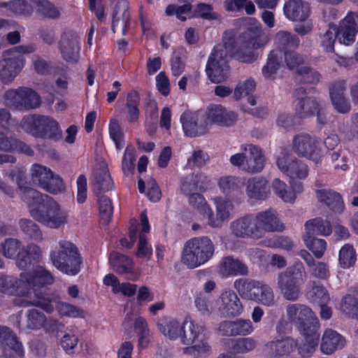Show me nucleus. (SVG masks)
Segmentation results:
<instances>
[{
  "label": "nucleus",
  "instance_id": "f257e3e1",
  "mask_svg": "<svg viewBox=\"0 0 358 358\" xmlns=\"http://www.w3.org/2000/svg\"><path fill=\"white\" fill-rule=\"evenodd\" d=\"M49 259L60 272L76 275L81 269L83 259L78 247L71 241L60 240L49 252Z\"/></svg>",
  "mask_w": 358,
  "mask_h": 358
},
{
  "label": "nucleus",
  "instance_id": "f03ea898",
  "mask_svg": "<svg viewBox=\"0 0 358 358\" xmlns=\"http://www.w3.org/2000/svg\"><path fill=\"white\" fill-rule=\"evenodd\" d=\"M306 280L303 264L296 262L278 273L277 285L282 296L288 301H296L301 294L300 285Z\"/></svg>",
  "mask_w": 358,
  "mask_h": 358
},
{
  "label": "nucleus",
  "instance_id": "7ed1b4c3",
  "mask_svg": "<svg viewBox=\"0 0 358 358\" xmlns=\"http://www.w3.org/2000/svg\"><path fill=\"white\" fill-rule=\"evenodd\" d=\"M214 251V244L208 237H195L185 243L182 262L188 268H194L206 263L213 257Z\"/></svg>",
  "mask_w": 358,
  "mask_h": 358
},
{
  "label": "nucleus",
  "instance_id": "20e7f679",
  "mask_svg": "<svg viewBox=\"0 0 358 358\" xmlns=\"http://www.w3.org/2000/svg\"><path fill=\"white\" fill-rule=\"evenodd\" d=\"M33 45H20L3 52L0 60V78L4 83H10L24 65L23 54L34 52Z\"/></svg>",
  "mask_w": 358,
  "mask_h": 358
},
{
  "label": "nucleus",
  "instance_id": "39448f33",
  "mask_svg": "<svg viewBox=\"0 0 358 358\" xmlns=\"http://www.w3.org/2000/svg\"><path fill=\"white\" fill-rule=\"evenodd\" d=\"M31 216L51 229H58L66 222L67 213L58 203H29Z\"/></svg>",
  "mask_w": 358,
  "mask_h": 358
},
{
  "label": "nucleus",
  "instance_id": "423d86ee",
  "mask_svg": "<svg viewBox=\"0 0 358 358\" xmlns=\"http://www.w3.org/2000/svg\"><path fill=\"white\" fill-rule=\"evenodd\" d=\"M234 287L244 299L267 306H273L275 303L273 289L263 282L240 279L235 281Z\"/></svg>",
  "mask_w": 358,
  "mask_h": 358
},
{
  "label": "nucleus",
  "instance_id": "0eeeda50",
  "mask_svg": "<svg viewBox=\"0 0 358 358\" xmlns=\"http://www.w3.org/2000/svg\"><path fill=\"white\" fill-rule=\"evenodd\" d=\"M227 57L228 49L225 44L215 47L208 58L206 69L208 77L211 82L220 83L228 78L229 66Z\"/></svg>",
  "mask_w": 358,
  "mask_h": 358
},
{
  "label": "nucleus",
  "instance_id": "6e6552de",
  "mask_svg": "<svg viewBox=\"0 0 358 358\" xmlns=\"http://www.w3.org/2000/svg\"><path fill=\"white\" fill-rule=\"evenodd\" d=\"M206 327L202 322H195L185 320L182 323L180 339L184 345H192L191 350L196 351L199 356L208 352L210 347L203 339L205 336Z\"/></svg>",
  "mask_w": 358,
  "mask_h": 358
},
{
  "label": "nucleus",
  "instance_id": "1a4fd4ad",
  "mask_svg": "<svg viewBox=\"0 0 358 358\" xmlns=\"http://www.w3.org/2000/svg\"><path fill=\"white\" fill-rule=\"evenodd\" d=\"M31 176L34 183L51 194L61 193L65 189L63 180L60 176L45 166L38 164H33L31 168Z\"/></svg>",
  "mask_w": 358,
  "mask_h": 358
},
{
  "label": "nucleus",
  "instance_id": "9d476101",
  "mask_svg": "<svg viewBox=\"0 0 358 358\" xmlns=\"http://www.w3.org/2000/svg\"><path fill=\"white\" fill-rule=\"evenodd\" d=\"M275 43L277 46L275 50L280 51L281 56L283 52L287 67L289 69L298 68L303 59L293 50L299 45V38L287 31L281 30L275 35Z\"/></svg>",
  "mask_w": 358,
  "mask_h": 358
},
{
  "label": "nucleus",
  "instance_id": "9b49d317",
  "mask_svg": "<svg viewBox=\"0 0 358 358\" xmlns=\"http://www.w3.org/2000/svg\"><path fill=\"white\" fill-rule=\"evenodd\" d=\"M4 101L7 106L20 110L36 108L41 104L39 96L26 87L8 90L4 95Z\"/></svg>",
  "mask_w": 358,
  "mask_h": 358
},
{
  "label": "nucleus",
  "instance_id": "f8f14e48",
  "mask_svg": "<svg viewBox=\"0 0 358 358\" xmlns=\"http://www.w3.org/2000/svg\"><path fill=\"white\" fill-rule=\"evenodd\" d=\"M215 213L208 203H197L196 208L199 213L208 218L212 227H221L224 221L230 218L234 210L233 203H214Z\"/></svg>",
  "mask_w": 358,
  "mask_h": 358
},
{
  "label": "nucleus",
  "instance_id": "ddd939ff",
  "mask_svg": "<svg viewBox=\"0 0 358 358\" xmlns=\"http://www.w3.org/2000/svg\"><path fill=\"white\" fill-rule=\"evenodd\" d=\"M0 345L3 358H22L24 350L16 335L8 327L0 326Z\"/></svg>",
  "mask_w": 358,
  "mask_h": 358
},
{
  "label": "nucleus",
  "instance_id": "4468645a",
  "mask_svg": "<svg viewBox=\"0 0 358 358\" xmlns=\"http://www.w3.org/2000/svg\"><path fill=\"white\" fill-rule=\"evenodd\" d=\"M59 49L62 57L66 62H77L80 49L78 35L71 30L64 31L59 43Z\"/></svg>",
  "mask_w": 358,
  "mask_h": 358
},
{
  "label": "nucleus",
  "instance_id": "2eb2a0df",
  "mask_svg": "<svg viewBox=\"0 0 358 358\" xmlns=\"http://www.w3.org/2000/svg\"><path fill=\"white\" fill-rule=\"evenodd\" d=\"M210 185L209 178L203 173L189 175L181 180L180 192L188 196L190 201H203L205 199L199 193H194L196 189H204Z\"/></svg>",
  "mask_w": 358,
  "mask_h": 358
},
{
  "label": "nucleus",
  "instance_id": "dca6fc26",
  "mask_svg": "<svg viewBox=\"0 0 358 358\" xmlns=\"http://www.w3.org/2000/svg\"><path fill=\"white\" fill-rule=\"evenodd\" d=\"M254 218L259 238L267 232L280 231L284 229L278 214L273 209L260 211L255 215Z\"/></svg>",
  "mask_w": 358,
  "mask_h": 358
},
{
  "label": "nucleus",
  "instance_id": "f3484780",
  "mask_svg": "<svg viewBox=\"0 0 358 358\" xmlns=\"http://www.w3.org/2000/svg\"><path fill=\"white\" fill-rule=\"evenodd\" d=\"M319 140L315 136L302 133L296 136L293 148L296 152L313 161L319 159Z\"/></svg>",
  "mask_w": 358,
  "mask_h": 358
},
{
  "label": "nucleus",
  "instance_id": "a211bd4d",
  "mask_svg": "<svg viewBox=\"0 0 358 358\" xmlns=\"http://www.w3.org/2000/svg\"><path fill=\"white\" fill-rule=\"evenodd\" d=\"M205 120L208 129L213 124L221 126H231L236 119V114L219 104H212L203 111Z\"/></svg>",
  "mask_w": 358,
  "mask_h": 358
},
{
  "label": "nucleus",
  "instance_id": "6ab92c4d",
  "mask_svg": "<svg viewBox=\"0 0 358 358\" xmlns=\"http://www.w3.org/2000/svg\"><path fill=\"white\" fill-rule=\"evenodd\" d=\"M180 122L187 136L201 135L208 130L203 111L185 112L180 117Z\"/></svg>",
  "mask_w": 358,
  "mask_h": 358
},
{
  "label": "nucleus",
  "instance_id": "aec40b11",
  "mask_svg": "<svg viewBox=\"0 0 358 358\" xmlns=\"http://www.w3.org/2000/svg\"><path fill=\"white\" fill-rule=\"evenodd\" d=\"M277 166L281 172L293 179L305 178L308 175L306 165L287 153H282V156L278 157Z\"/></svg>",
  "mask_w": 358,
  "mask_h": 358
},
{
  "label": "nucleus",
  "instance_id": "412c9836",
  "mask_svg": "<svg viewBox=\"0 0 358 358\" xmlns=\"http://www.w3.org/2000/svg\"><path fill=\"white\" fill-rule=\"evenodd\" d=\"M357 32V24L355 20L354 13H348L340 22L338 27H336V39L345 45H350L355 42Z\"/></svg>",
  "mask_w": 358,
  "mask_h": 358
},
{
  "label": "nucleus",
  "instance_id": "4be33fe9",
  "mask_svg": "<svg viewBox=\"0 0 358 358\" xmlns=\"http://www.w3.org/2000/svg\"><path fill=\"white\" fill-rule=\"evenodd\" d=\"M297 346V342L291 337L268 342L264 352L268 358H280L288 356Z\"/></svg>",
  "mask_w": 358,
  "mask_h": 358
},
{
  "label": "nucleus",
  "instance_id": "5701e85b",
  "mask_svg": "<svg viewBox=\"0 0 358 358\" xmlns=\"http://www.w3.org/2000/svg\"><path fill=\"white\" fill-rule=\"evenodd\" d=\"M232 234L237 238H252L259 239L255 218L251 215L240 217L231 223Z\"/></svg>",
  "mask_w": 358,
  "mask_h": 358
},
{
  "label": "nucleus",
  "instance_id": "b1692460",
  "mask_svg": "<svg viewBox=\"0 0 358 358\" xmlns=\"http://www.w3.org/2000/svg\"><path fill=\"white\" fill-rule=\"evenodd\" d=\"M221 305L219 307L220 315L225 317L241 315L243 310V304L238 295L232 290L225 291L220 295Z\"/></svg>",
  "mask_w": 358,
  "mask_h": 358
},
{
  "label": "nucleus",
  "instance_id": "393cba45",
  "mask_svg": "<svg viewBox=\"0 0 358 358\" xmlns=\"http://www.w3.org/2000/svg\"><path fill=\"white\" fill-rule=\"evenodd\" d=\"M241 151H245L246 171L260 172L264 167L265 158L259 147L252 144L242 145Z\"/></svg>",
  "mask_w": 358,
  "mask_h": 358
},
{
  "label": "nucleus",
  "instance_id": "a878e982",
  "mask_svg": "<svg viewBox=\"0 0 358 358\" xmlns=\"http://www.w3.org/2000/svg\"><path fill=\"white\" fill-rule=\"evenodd\" d=\"M250 20L251 24L243 34V39L252 46V49L262 48L270 41L269 36L263 31L259 22L253 18H250Z\"/></svg>",
  "mask_w": 358,
  "mask_h": 358
},
{
  "label": "nucleus",
  "instance_id": "bb28decb",
  "mask_svg": "<svg viewBox=\"0 0 358 358\" xmlns=\"http://www.w3.org/2000/svg\"><path fill=\"white\" fill-rule=\"evenodd\" d=\"M36 137L48 138L57 141L62 139V131L58 122L53 117L39 115Z\"/></svg>",
  "mask_w": 358,
  "mask_h": 358
},
{
  "label": "nucleus",
  "instance_id": "cd10ccee",
  "mask_svg": "<svg viewBox=\"0 0 358 358\" xmlns=\"http://www.w3.org/2000/svg\"><path fill=\"white\" fill-rule=\"evenodd\" d=\"M54 280L55 278L51 272L42 266H37L32 271L28 273L27 278V284L33 289L34 292L37 289L38 291H42L44 294H46L44 287L52 285Z\"/></svg>",
  "mask_w": 358,
  "mask_h": 358
},
{
  "label": "nucleus",
  "instance_id": "c85d7f7f",
  "mask_svg": "<svg viewBox=\"0 0 358 358\" xmlns=\"http://www.w3.org/2000/svg\"><path fill=\"white\" fill-rule=\"evenodd\" d=\"M283 12L291 21H306L310 15V6L302 0H289L285 3Z\"/></svg>",
  "mask_w": 358,
  "mask_h": 358
},
{
  "label": "nucleus",
  "instance_id": "c756f323",
  "mask_svg": "<svg viewBox=\"0 0 358 358\" xmlns=\"http://www.w3.org/2000/svg\"><path fill=\"white\" fill-rule=\"evenodd\" d=\"M11 180L15 182L20 191L23 192L24 199L33 201H45L48 200V195L43 194L36 189L30 187H24L25 182V171L23 169H17L10 173L8 176Z\"/></svg>",
  "mask_w": 358,
  "mask_h": 358
},
{
  "label": "nucleus",
  "instance_id": "7c9ffc66",
  "mask_svg": "<svg viewBox=\"0 0 358 358\" xmlns=\"http://www.w3.org/2000/svg\"><path fill=\"white\" fill-rule=\"evenodd\" d=\"M287 316L289 321L298 328L315 316L312 310L301 303L289 304L286 308Z\"/></svg>",
  "mask_w": 358,
  "mask_h": 358
},
{
  "label": "nucleus",
  "instance_id": "2f4dec72",
  "mask_svg": "<svg viewBox=\"0 0 358 358\" xmlns=\"http://www.w3.org/2000/svg\"><path fill=\"white\" fill-rule=\"evenodd\" d=\"M0 292L11 296H25L28 293L23 280L3 274H0Z\"/></svg>",
  "mask_w": 358,
  "mask_h": 358
},
{
  "label": "nucleus",
  "instance_id": "473e14b6",
  "mask_svg": "<svg viewBox=\"0 0 358 358\" xmlns=\"http://www.w3.org/2000/svg\"><path fill=\"white\" fill-rule=\"evenodd\" d=\"M141 222L142 229L139 234L136 255L138 258L150 259L152 255V249L151 245L148 243L145 235L143 234L144 233H148L150 231V224L146 210H143L141 213Z\"/></svg>",
  "mask_w": 358,
  "mask_h": 358
},
{
  "label": "nucleus",
  "instance_id": "72a5a7b5",
  "mask_svg": "<svg viewBox=\"0 0 358 358\" xmlns=\"http://www.w3.org/2000/svg\"><path fill=\"white\" fill-rule=\"evenodd\" d=\"M319 103L310 96L302 97L299 100L296 106V113L300 117H307L317 110V120L320 123H324V113L322 108H319Z\"/></svg>",
  "mask_w": 358,
  "mask_h": 358
},
{
  "label": "nucleus",
  "instance_id": "f704fd0d",
  "mask_svg": "<svg viewBox=\"0 0 358 358\" xmlns=\"http://www.w3.org/2000/svg\"><path fill=\"white\" fill-rule=\"evenodd\" d=\"M115 2L113 19V30L115 32L117 27L122 29L123 34H126V28L129 24L130 14L128 11L129 4L127 0H110Z\"/></svg>",
  "mask_w": 358,
  "mask_h": 358
},
{
  "label": "nucleus",
  "instance_id": "c9c22d12",
  "mask_svg": "<svg viewBox=\"0 0 358 358\" xmlns=\"http://www.w3.org/2000/svg\"><path fill=\"white\" fill-rule=\"evenodd\" d=\"M34 293L36 299H27L15 298L13 299V303L15 306L20 307H29L30 306H34L43 309L47 313H52L54 308L50 303L51 299L50 296L47 294H44L42 291H38L37 289Z\"/></svg>",
  "mask_w": 358,
  "mask_h": 358
},
{
  "label": "nucleus",
  "instance_id": "e433bc0d",
  "mask_svg": "<svg viewBox=\"0 0 358 358\" xmlns=\"http://www.w3.org/2000/svg\"><path fill=\"white\" fill-rule=\"evenodd\" d=\"M345 344V340L341 334L332 329H327L322 336L320 348L323 353L331 355L343 348Z\"/></svg>",
  "mask_w": 358,
  "mask_h": 358
},
{
  "label": "nucleus",
  "instance_id": "4c0bfd02",
  "mask_svg": "<svg viewBox=\"0 0 358 358\" xmlns=\"http://www.w3.org/2000/svg\"><path fill=\"white\" fill-rule=\"evenodd\" d=\"M306 296L310 302L318 305L327 304L330 301L328 291L320 282L311 280L306 286Z\"/></svg>",
  "mask_w": 358,
  "mask_h": 358
},
{
  "label": "nucleus",
  "instance_id": "58836bf2",
  "mask_svg": "<svg viewBox=\"0 0 358 358\" xmlns=\"http://www.w3.org/2000/svg\"><path fill=\"white\" fill-rule=\"evenodd\" d=\"M8 131L0 130V150L7 152H20L28 155L33 154L32 150L24 143L12 138Z\"/></svg>",
  "mask_w": 358,
  "mask_h": 358
},
{
  "label": "nucleus",
  "instance_id": "ea45409f",
  "mask_svg": "<svg viewBox=\"0 0 358 358\" xmlns=\"http://www.w3.org/2000/svg\"><path fill=\"white\" fill-rule=\"evenodd\" d=\"M220 269L224 275H246L248 273L247 266L232 257H224L220 263Z\"/></svg>",
  "mask_w": 358,
  "mask_h": 358
},
{
  "label": "nucleus",
  "instance_id": "a19ab883",
  "mask_svg": "<svg viewBox=\"0 0 358 358\" xmlns=\"http://www.w3.org/2000/svg\"><path fill=\"white\" fill-rule=\"evenodd\" d=\"M306 234L304 236H315V235L329 236L332 232L330 222L321 217L308 220L305 223Z\"/></svg>",
  "mask_w": 358,
  "mask_h": 358
},
{
  "label": "nucleus",
  "instance_id": "79ce46f5",
  "mask_svg": "<svg viewBox=\"0 0 358 358\" xmlns=\"http://www.w3.org/2000/svg\"><path fill=\"white\" fill-rule=\"evenodd\" d=\"M247 194L250 199L264 200L269 192L267 181L264 178H252L248 181Z\"/></svg>",
  "mask_w": 358,
  "mask_h": 358
},
{
  "label": "nucleus",
  "instance_id": "37998d69",
  "mask_svg": "<svg viewBox=\"0 0 358 358\" xmlns=\"http://www.w3.org/2000/svg\"><path fill=\"white\" fill-rule=\"evenodd\" d=\"M94 182L98 188L103 191L111 189L113 187V182L105 160H101L96 166L94 173Z\"/></svg>",
  "mask_w": 358,
  "mask_h": 358
},
{
  "label": "nucleus",
  "instance_id": "c03bdc74",
  "mask_svg": "<svg viewBox=\"0 0 358 358\" xmlns=\"http://www.w3.org/2000/svg\"><path fill=\"white\" fill-rule=\"evenodd\" d=\"M109 262L113 270L118 274L131 273L133 272V261L124 255L113 252L110 255Z\"/></svg>",
  "mask_w": 358,
  "mask_h": 358
},
{
  "label": "nucleus",
  "instance_id": "a18cd8bd",
  "mask_svg": "<svg viewBox=\"0 0 358 358\" xmlns=\"http://www.w3.org/2000/svg\"><path fill=\"white\" fill-rule=\"evenodd\" d=\"M158 329L164 336L175 340L182 333V325L174 319L162 318L158 322Z\"/></svg>",
  "mask_w": 358,
  "mask_h": 358
},
{
  "label": "nucleus",
  "instance_id": "49530a36",
  "mask_svg": "<svg viewBox=\"0 0 358 358\" xmlns=\"http://www.w3.org/2000/svg\"><path fill=\"white\" fill-rule=\"evenodd\" d=\"M230 349L236 354H247L253 351L257 346V341L251 337L233 338L229 340Z\"/></svg>",
  "mask_w": 358,
  "mask_h": 358
},
{
  "label": "nucleus",
  "instance_id": "de8ad7c7",
  "mask_svg": "<svg viewBox=\"0 0 358 358\" xmlns=\"http://www.w3.org/2000/svg\"><path fill=\"white\" fill-rule=\"evenodd\" d=\"M272 188L273 192L282 199L284 201H292L296 199L297 194L302 190L301 185H297L296 189L294 191H288L287 185L280 179L275 178L272 182Z\"/></svg>",
  "mask_w": 358,
  "mask_h": 358
},
{
  "label": "nucleus",
  "instance_id": "09e8293b",
  "mask_svg": "<svg viewBox=\"0 0 358 358\" xmlns=\"http://www.w3.org/2000/svg\"><path fill=\"white\" fill-rule=\"evenodd\" d=\"M22 249V242L14 238H6L0 244V252L7 259H15Z\"/></svg>",
  "mask_w": 358,
  "mask_h": 358
},
{
  "label": "nucleus",
  "instance_id": "8fccbe9b",
  "mask_svg": "<svg viewBox=\"0 0 358 358\" xmlns=\"http://www.w3.org/2000/svg\"><path fill=\"white\" fill-rule=\"evenodd\" d=\"M306 341H320V324L317 317L314 316L310 321L297 328Z\"/></svg>",
  "mask_w": 358,
  "mask_h": 358
},
{
  "label": "nucleus",
  "instance_id": "3c124183",
  "mask_svg": "<svg viewBox=\"0 0 358 358\" xmlns=\"http://www.w3.org/2000/svg\"><path fill=\"white\" fill-rule=\"evenodd\" d=\"M281 54L279 50H273L268 55L266 64L262 68V74L266 78H274L280 66Z\"/></svg>",
  "mask_w": 358,
  "mask_h": 358
},
{
  "label": "nucleus",
  "instance_id": "603ef678",
  "mask_svg": "<svg viewBox=\"0 0 358 358\" xmlns=\"http://www.w3.org/2000/svg\"><path fill=\"white\" fill-rule=\"evenodd\" d=\"M139 103L140 96L137 92L132 91L128 94L127 99V120L130 123H135L138 120Z\"/></svg>",
  "mask_w": 358,
  "mask_h": 358
},
{
  "label": "nucleus",
  "instance_id": "864d4df0",
  "mask_svg": "<svg viewBox=\"0 0 358 358\" xmlns=\"http://www.w3.org/2000/svg\"><path fill=\"white\" fill-rule=\"evenodd\" d=\"M19 225L21 231L30 238L35 241H41L43 240V234L38 225L34 221L22 218L19 221Z\"/></svg>",
  "mask_w": 358,
  "mask_h": 358
},
{
  "label": "nucleus",
  "instance_id": "5fc2aeb1",
  "mask_svg": "<svg viewBox=\"0 0 358 358\" xmlns=\"http://www.w3.org/2000/svg\"><path fill=\"white\" fill-rule=\"evenodd\" d=\"M35 2L37 11L45 17L57 20L60 17L61 12L58 7L48 0H32Z\"/></svg>",
  "mask_w": 358,
  "mask_h": 358
},
{
  "label": "nucleus",
  "instance_id": "6e6d98bb",
  "mask_svg": "<svg viewBox=\"0 0 358 358\" xmlns=\"http://www.w3.org/2000/svg\"><path fill=\"white\" fill-rule=\"evenodd\" d=\"M224 7L226 10L231 12H238L244 8L248 15H253L256 11L251 0H225Z\"/></svg>",
  "mask_w": 358,
  "mask_h": 358
},
{
  "label": "nucleus",
  "instance_id": "4d7b16f0",
  "mask_svg": "<svg viewBox=\"0 0 358 358\" xmlns=\"http://www.w3.org/2000/svg\"><path fill=\"white\" fill-rule=\"evenodd\" d=\"M341 310L347 317L358 320V299L347 294L341 301Z\"/></svg>",
  "mask_w": 358,
  "mask_h": 358
},
{
  "label": "nucleus",
  "instance_id": "13d9d810",
  "mask_svg": "<svg viewBox=\"0 0 358 358\" xmlns=\"http://www.w3.org/2000/svg\"><path fill=\"white\" fill-rule=\"evenodd\" d=\"M110 139L115 145L117 150H121L124 146V134L119 121L115 118L111 119L108 126Z\"/></svg>",
  "mask_w": 358,
  "mask_h": 358
},
{
  "label": "nucleus",
  "instance_id": "bf43d9fd",
  "mask_svg": "<svg viewBox=\"0 0 358 358\" xmlns=\"http://www.w3.org/2000/svg\"><path fill=\"white\" fill-rule=\"evenodd\" d=\"M357 260L356 252L350 244H345L339 252L338 261L341 266L348 268L354 266Z\"/></svg>",
  "mask_w": 358,
  "mask_h": 358
},
{
  "label": "nucleus",
  "instance_id": "052dcab7",
  "mask_svg": "<svg viewBox=\"0 0 358 358\" xmlns=\"http://www.w3.org/2000/svg\"><path fill=\"white\" fill-rule=\"evenodd\" d=\"M0 7L8 8L10 13L29 15L32 13V7L25 0H15L8 3H1Z\"/></svg>",
  "mask_w": 358,
  "mask_h": 358
},
{
  "label": "nucleus",
  "instance_id": "680f3d73",
  "mask_svg": "<svg viewBox=\"0 0 358 358\" xmlns=\"http://www.w3.org/2000/svg\"><path fill=\"white\" fill-rule=\"evenodd\" d=\"M303 241L307 248L313 252L317 258H321L326 250L327 243L324 239L315 236H304Z\"/></svg>",
  "mask_w": 358,
  "mask_h": 358
},
{
  "label": "nucleus",
  "instance_id": "e2e57ef3",
  "mask_svg": "<svg viewBox=\"0 0 358 358\" xmlns=\"http://www.w3.org/2000/svg\"><path fill=\"white\" fill-rule=\"evenodd\" d=\"M243 184V180L235 176H223L218 180V186L224 194H230L237 190Z\"/></svg>",
  "mask_w": 358,
  "mask_h": 358
},
{
  "label": "nucleus",
  "instance_id": "0e129e2a",
  "mask_svg": "<svg viewBox=\"0 0 358 358\" xmlns=\"http://www.w3.org/2000/svg\"><path fill=\"white\" fill-rule=\"evenodd\" d=\"M255 50V49H252V46L245 41L235 52L234 57L241 62L252 63L257 57Z\"/></svg>",
  "mask_w": 358,
  "mask_h": 358
},
{
  "label": "nucleus",
  "instance_id": "69168bd1",
  "mask_svg": "<svg viewBox=\"0 0 358 358\" xmlns=\"http://www.w3.org/2000/svg\"><path fill=\"white\" fill-rule=\"evenodd\" d=\"M46 317L45 315L35 309L32 308L28 311L27 326L30 329H39L45 326Z\"/></svg>",
  "mask_w": 358,
  "mask_h": 358
},
{
  "label": "nucleus",
  "instance_id": "338daca9",
  "mask_svg": "<svg viewBox=\"0 0 358 358\" xmlns=\"http://www.w3.org/2000/svg\"><path fill=\"white\" fill-rule=\"evenodd\" d=\"M136 149L133 145H127L122 157V169L124 174L129 175L134 169Z\"/></svg>",
  "mask_w": 358,
  "mask_h": 358
},
{
  "label": "nucleus",
  "instance_id": "774afa93",
  "mask_svg": "<svg viewBox=\"0 0 358 358\" xmlns=\"http://www.w3.org/2000/svg\"><path fill=\"white\" fill-rule=\"evenodd\" d=\"M255 82L252 78H248L244 81L239 82L234 92V96L236 99H240L245 96L250 95L255 89Z\"/></svg>",
  "mask_w": 358,
  "mask_h": 358
}]
</instances>
